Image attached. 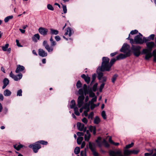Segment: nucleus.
<instances>
[{
    "instance_id": "obj_1",
    "label": "nucleus",
    "mask_w": 156,
    "mask_h": 156,
    "mask_svg": "<svg viewBox=\"0 0 156 156\" xmlns=\"http://www.w3.org/2000/svg\"><path fill=\"white\" fill-rule=\"evenodd\" d=\"M143 35L140 33H139V34L136 36L133 39L131 38V37L130 34L129 35V37L126 38V39L130 40V43L131 44H143L144 43H145L144 37L143 38Z\"/></svg>"
},
{
    "instance_id": "obj_2",
    "label": "nucleus",
    "mask_w": 156,
    "mask_h": 156,
    "mask_svg": "<svg viewBox=\"0 0 156 156\" xmlns=\"http://www.w3.org/2000/svg\"><path fill=\"white\" fill-rule=\"evenodd\" d=\"M109 58L106 57H104L102 58V62L101 67L98 68V70L101 72L109 71Z\"/></svg>"
},
{
    "instance_id": "obj_3",
    "label": "nucleus",
    "mask_w": 156,
    "mask_h": 156,
    "mask_svg": "<svg viewBox=\"0 0 156 156\" xmlns=\"http://www.w3.org/2000/svg\"><path fill=\"white\" fill-rule=\"evenodd\" d=\"M109 154L110 156H128L132 154L131 150L126 149L123 151L124 155L120 151L115 152L113 151H110Z\"/></svg>"
},
{
    "instance_id": "obj_4",
    "label": "nucleus",
    "mask_w": 156,
    "mask_h": 156,
    "mask_svg": "<svg viewBox=\"0 0 156 156\" xmlns=\"http://www.w3.org/2000/svg\"><path fill=\"white\" fill-rule=\"evenodd\" d=\"M141 47L139 46L134 45L132 44L130 48V51L133 53V55L136 57L139 56L141 54L140 50Z\"/></svg>"
},
{
    "instance_id": "obj_5",
    "label": "nucleus",
    "mask_w": 156,
    "mask_h": 156,
    "mask_svg": "<svg viewBox=\"0 0 156 156\" xmlns=\"http://www.w3.org/2000/svg\"><path fill=\"white\" fill-rule=\"evenodd\" d=\"M50 46L49 45H47V49L49 50V52H52L53 50V47H55L56 44V42L54 40L52 36L51 35L50 39Z\"/></svg>"
},
{
    "instance_id": "obj_6",
    "label": "nucleus",
    "mask_w": 156,
    "mask_h": 156,
    "mask_svg": "<svg viewBox=\"0 0 156 156\" xmlns=\"http://www.w3.org/2000/svg\"><path fill=\"white\" fill-rule=\"evenodd\" d=\"M131 55V51L130 50H129L125 54L121 53L117 55L116 57V59L117 60L123 59L127 57H129Z\"/></svg>"
},
{
    "instance_id": "obj_7",
    "label": "nucleus",
    "mask_w": 156,
    "mask_h": 156,
    "mask_svg": "<svg viewBox=\"0 0 156 156\" xmlns=\"http://www.w3.org/2000/svg\"><path fill=\"white\" fill-rule=\"evenodd\" d=\"M89 147L94 156H98V153L95 151V146L94 143L89 142Z\"/></svg>"
},
{
    "instance_id": "obj_8",
    "label": "nucleus",
    "mask_w": 156,
    "mask_h": 156,
    "mask_svg": "<svg viewBox=\"0 0 156 156\" xmlns=\"http://www.w3.org/2000/svg\"><path fill=\"white\" fill-rule=\"evenodd\" d=\"M29 147L32 148L33 149V151L35 153H36L38 152V150L41 148V147L40 144L36 142L33 144L29 145Z\"/></svg>"
},
{
    "instance_id": "obj_9",
    "label": "nucleus",
    "mask_w": 156,
    "mask_h": 156,
    "mask_svg": "<svg viewBox=\"0 0 156 156\" xmlns=\"http://www.w3.org/2000/svg\"><path fill=\"white\" fill-rule=\"evenodd\" d=\"M38 31L40 34L45 36L48 34V30L46 28L40 27L38 29Z\"/></svg>"
},
{
    "instance_id": "obj_10",
    "label": "nucleus",
    "mask_w": 156,
    "mask_h": 156,
    "mask_svg": "<svg viewBox=\"0 0 156 156\" xmlns=\"http://www.w3.org/2000/svg\"><path fill=\"white\" fill-rule=\"evenodd\" d=\"M129 48L130 46L129 44L127 43H124L120 49V51L121 52L126 53V51L127 50L128 51L129 50H130L129 49Z\"/></svg>"
},
{
    "instance_id": "obj_11",
    "label": "nucleus",
    "mask_w": 156,
    "mask_h": 156,
    "mask_svg": "<svg viewBox=\"0 0 156 156\" xmlns=\"http://www.w3.org/2000/svg\"><path fill=\"white\" fill-rule=\"evenodd\" d=\"M146 44L147 49L150 51L151 52L153 48L155 46L154 42L153 41L148 42Z\"/></svg>"
},
{
    "instance_id": "obj_12",
    "label": "nucleus",
    "mask_w": 156,
    "mask_h": 156,
    "mask_svg": "<svg viewBox=\"0 0 156 156\" xmlns=\"http://www.w3.org/2000/svg\"><path fill=\"white\" fill-rule=\"evenodd\" d=\"M81 77L84 80L85 82L88 84L90 81V78L89 77L88 75L86 76L85 74H83L81 76Z\"/></svg>"
},
{
    "instance_id": "obj_13",
    "label": "nucleus",
    "mask_w": 156,
    "mask_h": 156,
    "mask_svg": "<svg viewBox=\"0 0 156 156\" xmlns=\"http://www.w3.org/2000/svg\"><path fill=\"white\" fill-rule=\"evenodd\" d=\"M25 69V67L23 66L18 65L17 66V68L15 72L16 73H18L20 72H22Z\"/></svg>"
},
{
    "instance_id": "obj_14",
    "label": "nucleus",
    "mask_w": 156,
    "mask_h": 156,
    "mask_svg": "<svg viewBox=\"0 0 156 156\" xmlns=\"http://www.w3.org/2000/svg\"><path fill=\"white\" fill-rule=\"evenodd\" d=\"M155 37V35L154 34H151L147 38L144 37V39L145 43L147 42V41H150L151 40H154Z\"/></svg>"
},
{
    "instance_id": "obj_15",
    "label": "nucleus",
    "mask_w": 156,
    "mask_h": 156,
    "mask_svg": "<svg viewBox=\"0 0 156 156\" xmlns=\"http://www.w3.org/2000/svg\"><path fill=\"white\" fill-rule=\"evenodd\" d=\"M39 55L42 57L46 56L47 55V53L46 52L41 49H39L38 50Z\"/></svg>"
},
{
    "instance_id": "obj_16",
    "label": "nucleus",
    "mask_w": 156,
    "mask_h": 156,
    "mask_svg": "<svg viewBox=\"0 0 156 156\" xmlns=\"http://www.w3.org/2000/svg\"><path fill=\"white\" fill-rule=\"evenodd\" d=\"M76 125L78 129L80 131H82L83 130L84 127V125L83 124L78 122L77 123Z\"/></svg>"
},
{
    "instance_id": "obj_17",
    "label": "nucleus",
    "mask_w": 156,
    "mask_h": 156,
    "mask_svg": "<svg viewBox=\"0 0 156 156\" xmlns=\"http://www.w3.org/2000/svg\"><path fill=\"white\" fill-rule=\"evenodd\" d=\"M13 147L17 151H19L21 148L24 147V146L20 144H16L13 145Z\"/></svg>"
},
{
    "instance_id": "obj_18",
    "label": "nucleus",
    "mask_w": 156,
    "mask_h": 156,
    "mask_svg": "<svg viewBox=\"0 0 156 156\" xmlns=\"http://www.w3.org/2000/svg\"><path fill=\"white\" fill-rule=\"evenodd\" d=\"M40 36L38 34H35L32 37V39L33 41L35 42H37V40H39L40 39Z\"/></svg>"
},
{
    "instance_id": "obj_19",
    "label": "nucleus",
    "mask_w": 156,
    "mask_h": 156,
    "mask_svg": "<svg viewBox=\"0 0 156 156\" xmlns=\"http://www.w3.org/2000/svg\"><path fill=\"white\" fill-rule=\"evenodd\" d=\"M23 75L22 73H19L16 75H15L13 79L15 81H18V80H20L22 77Z\"/></svg>"
},
{
    "instance_id": "obj_20",
    "label": "nucleus",
    "mask_w": 156,
    "mask_h": 156,
    "mask_svg": "<svg viewBox=\"0 0 156 156\" xmlns=\"http://www.w3.org/2000/svg\"><path fill=\"white\" fill-rule=\"evenodd\" d=\"M116 60H117L116 58H113L111 60L110 62H109V71L111 70V68L112 66Z\"/></svg>"
},
{
    "instance_id": "obj_21",
    "label": "nucleus",
    "mask_w": 156,
    "mask_h": 156,
    "mask_svg": "<svg viewBox=\"0 0 156 156\" xmlns=\"http://www.w3.org/2000/svg\"><path fill=\"white\" fill-rule=\"evenodd\" d=\"M50 34L51 35H57L58 34L59 32L58 31L56 30L53 29L52 28H51L50 29Z\"/></svg>"
},
{
    "instance_id": "obj_22",
    "label": "nucleus",
    "mask_w": 156,
    "mask_h": 156,
    "mask_svg": "<svg viewBox=\"0 0 156 156\" xmlns=\"http://www.w3.org/2000/svg\"><path fill=\"white\" fill-rule=\"evenodd\" d=\"M11 94V92L8 89H6L4 92V95L5 96H10Z\"/></svg>"
},
{
    "instance_id": "obj_23",
    "label": "nucleus",
    "mask_w": 156,
    "mask_h": 156,
    "mask_svg": "<svg viewBox=\"0 0 156 156\" xmlns=\"http://www.w3.org/2000/svg\"><path fill=\"white\" fill-rule=\"evenodd\" d=\"M101 138L100 136L98 137L97 139L96 140L95 142L98 144V146L99 147H101L102 145L101 143Z\"/></svg>"
},
{
    "instance_id": "obj_24",
    "label": "nucleus",
    "mask_w": 156,
    "mask_h": 156,
    "mask_svg": "<svg viewBox=\"0 0 156 156\" xmlns=\"http://www.w3.org/2000/svg\"><path fill=\"white\" fill-rule=\"evenodd\" d=\"M100 121L101 120L99 117L98 116H96L95 117L94 122L95 124H98L100 122Z\"/></svg>"
},
{
    "instance_id": "obj_25",
    "label": "nucleus",
    "mask_w": 156,
    "mask_h": 156,
    "mask_svg": "<svg viewBox=\"0 0 156 156\" xmlns=\"http://www.w3.org/2000/svg\"><path fill=\"white\" fill-rule=\"evenodd\" d=\"M103 73L102 72L98 73V76L97 78L99 80H100L103 77Z\"/></svg>"
},
{
    "instance_id": "obj_26",
    "label": "nucleus",
    "mask_w": 156,
    "mask_h": 156,
    "mask_svg": "<svg viewBox=\"0 0 156 156\" xmlns=\"http://www.w3.org/2000/svg\"><path fill=\"white\" fill-rule=\"evenodd\" d=\"M152 54L151 52H150L146 55L145 59L147 60H149V59L152 57Z\"/></svg>"
},
{
    "instance_id": "obj_27",
    "label": "nucleus",
    "mask_w": 156,
    "mask_h": 156,
    "mask_svg": "<svg viewBox=\"0 0 156 156\" xmlns=\"http://www.w3.org/2000/svg\"><path fill=\"white\" fill-rule=\"evenodd\" d=\"M102 143L107 148H108L110 147L109 144L108 143L107 141L104 139L102 141Z\"/></svg>"
},
{
    "instance_id": "obj_28",
    "label": "nucleus",
    "mask_w": 156,
    "mask_h": 156,
    "mask_svg": "<svg viewBox=\"0 0 156 156\" xmlns=\"http://www.w3.org/2000/svg\"><path fill=\"white\" fill-rule=\"evenodd\" d=\"M134 143L133 142H132L130 144L126 145L125 147H124V149H128L133 147V146H134Z\"/></svg>"
},
{
    "instance_id": "obj_29",
    "label": "nucleus",
    "mask_w": 156,
    "mask_h": 156,
    "mask_svg": "<svg viewBox=\"0 0 156 156\" xmlns=\"http://www.w3.org/2000/svg\"><path fill=\"white\" fill-rule=\"evenodd\" d=\"M150 52H151V51H150L147 48H145L143 49L141 54H144L146 55Z\"/></svg>"
},
{
    "instance_id": "obj_30",
    "label": "nucleus",
    "mask_w": 156,
    "mask_h": 156,
    "mask_svg": "<svg viewBox=\"0 0 156 156\" xmlns=\"http://www.w3.org/2000/svg\"><path fill=\"white\" fill-rule=\"evenodd\" d=\"M83 140V137L82 136L78 137L77 140V142L78 144H80Z\"/></svg>"
},
{
    "instance_id": "obj_31",
    "label": "nucleus",
    "mask_w": 156,
    "mask_h": 156,
    "mask_svg": "<svg viewBox=\"0 0 156 156\" xmlns=\"http://www.w3.org/2000/svg\"><path fill=\"white\" fill-rule=\"evenodd\" d=\"M107 80V77L106 76H104L100 80H99V83H105Z\"/></svg>"
},
{
    "instance_id": "obj_32",
    "label": "nucleus",
    "mask_w": 156,
    "mask_h": 156,
    "mask_svg": "<svg viewBox=\"0 0 156 156\" xmlns=\"http://www.w3.org/2000/svg\"><path fill=\"white\" fill-rule=\"evenodd\" d=\"M13 18V16L12 15L6 17L4 19V21L5 23L8 22L10 20H11Z\"/></svg>"
},
{
    "instance_id": "obj_33",
    "label": "nucleus",
    "mask_w": 156,
    "mask_h": 156,
    "mask_svg": "<svg viewBox=\"0 0 156 156\" xmlns=\"http://www.w3.org/2000/svg\"><path fill=\"white\" fill-rule=\"evenodd\" d=\"M118 77V75L117 74H115L112 77V82L113 83H114L115 81Z\"/></svg>"
},
{
    "instance_id": "obj_34",
    "label": "nucleus",
    "mask_w": 156,
    "mask_h": 156,
    "mask_svg": "<svg viewBox=\"0 0 156 156\" xmlns=\"http://www.w3.org/2000/svg\"><path fill=\"white\" fill-rule=\"evenodd\" d=\"M67 33H69V36L70 37L72 34V30L71 28L69 27H68L66 29V32Z\"/></svg>"
},
{
    "instance_id": "obj_35",
    "label": "nucleus",
    "mask_w": 156,
    "mask_h": 156,
    "mask_svg": "<svg viewBox=\"0 0 156 156\" xmlns=\"http://www.w3.org/2000/svg\"><path fill=\"white\" fill-rule=\"evenodd\" d=\"M70 103L71 105H70V107L71 108H73L74 107L76 106V103L74 100H72L71 101Z\"/></svg>"
},
{
    "instance_id": "obj_36",
    "label": "nucleus",
    "mask_w": 156,
    "mask_h": 156,
    "mask_svg": "<svg viewBox=\"0 0 156 156\" xmlns=\"http://www.w3.org/2000/svg\"><path fill=\"white\" fill-rule=\"evenodd\" d=\"M80 151V149L79 147H76L74 149V152L76 154H79Z\"/></svg>"
},
{
    "instance_id": "obj_37",
    "label": "nucleus",
    "mask_w": 156,
    "mask_h": 156,
    "mask_svg": "<svg viewBox=\"0 0 156 156\" xmlns=\"http://www.w3.org/2000/svg\"><path fill=\"white\" fill-rule=\"evenodd\" d=\"M39 144H42L44 145H47L48 144V142L46 141H45L43 140H39L37 142Z\"/></svg>"
},
{
    "instance_id": "obj_38",
    "label": "nucleus",
    "mask_w": 156,
    "mask_h": 156,
    "mask_svg": "<svg viewBox=\"0 0 156 156\" xmlns=\"http://www.w3.org/2000/svg\"><path fill=\"white\" fill-rule=\"evenodd\" d=\"M49 45L48 44V42L47 41H44L43 42V45L44 47L49 52V50L48 49H47V45Z\"/></svg>"
},
{
    "instance_id": "obj_39",
    "label": "nucleus",
    "mask_w": 156,
    "mask_h": 156,
    "mask_svg": "<svg viewBox=\"0 0 156 156\" xmlns=\"http://www.w3.org/2000/svg\"><path fill=\"white\" fill-rule=\"evenodd\" d=\"M98 83H95L92 87V90L94 92H95L97 90V86Z\"/></svg>"
},
{
    "instance_id": "obj_40",
    "label": "nucleus",
    "mask_w": 156,
    "mask_h": 156,
    "mask_svg": "<svg viewBox=\"0 0 156 156\" xmlns=\"http://www.w3.org/2000/svg\"><path fill=\"white\" fill-rule=\"evenodd\" d=\"M83 92V90L82 88H80L79 89L78 93L80 95V96H84Z\"/></svg>"
},
{
    "instance_id": "obj_41",
    "label": "nucleus",
    "mask_w": 156,
    "mask_h": 156,
    "mask_svg": "<svg viewBox=\"0 0 156 156\" xmlns=\"http://www.w3.org/2000/svg\"><path fill=\"white\" fill-rule=\"evenodd\" d=\"M9 46V44L7 43L5 44V46H2V50L4 51H6L7 50V49Z\"/></svg>"
},
{
    "instance_id": "obj_42",
    "label": "nucleus",
    "mask_w": 156,
    "mask_h": 156,
    "mask_svg": "<svg viewBox=\"0 0 156 156\" xmlns=\"http://www.w3.org/2000/svg\"><path fill=\"white\" fill-rule=\"evenodd\" d=\"M3 84L7 85L9 83V81L7 78H5L3 79Z\"/></svg>"
},
{
    "instance_id": "obj_43",
    "label": "nucleus",
    "mask_w": 156,
    "mask_h": 156,
    "mask_svg": "<svg viewBox=\"0 0 156 156\" xmlns=\"http://www.w3.org/2000/svg\"><path fill=\"white\" fill-rule=\"evenodd\" d=\"M76 86L77 88H79L82 87V84L80 80H79L77 82L76 84Z\"/></svg>"
},
{
    "instance_id": "obj_44",
    "label": "nucleus",
    "mask_w": 156,
    "mask_h": 156,
    "mask_svg": "<svg viewBox=\"0 0 156 156\" xmlns=\"http://www.w3.org/2000/svg\"><path fill=\"white\" fill-rule=\"evenodd\" d=\"M62 5V8L63 9V12L65 14L67 13V9L66 8V6L65 5H63L62 4H61Z\"/></svg>"
},
{
    "instance_id": "obj_45",
    "label": "nucleus",
    "mask_w": 156,
    "mask_h": 156,
    "mask_svg": "<svg viewBox=\"0 0 156 156\" xmlns=\"http://www.w3.org/2000/svg\"><path fill=\"white\" fill-rule=\"evenodd\" d=\"M91 136L90 135H87V134H85L84 135V140L86 141H88L90 138Z\"/></svg>"
},
{
    "instance_id": "obj_46",
    "label": "nucleus",
    "mask_w": 156,
    "mask_h": 156,
    "mask_svg": "<svg viewBox=\"0 0 156 156\" xmlns=\"http://www.w3.org/2000/svg\"><path fill=\"white\" fill-rule=\"evenodd\" d=\"M90 104L89 102L88 103H86L83 106V108L84 109H86L90 107Z\"/></svg>"
},
{
    "instance_id": "obj_47",
    "label": "nucleus",
    "mask_w": 156,
    "mask_h": 156,
    "mask_svg": "<svg viewBox=\"0 0 156 156\" xmlns=\"http://www.w3.org/2000/svg\"><path fill=\"white\" fill-rule=\"evenodd\" d=\"M97 96H95V97H93V98L92 99L91 101H89V102L90 104L91 103H94V102H96L97 101Z\"/></svg>"
},
{
    "instance_id": "obj_48",
    "label": "nucleus",
    "mask_w": 156,
    "mask_h": 156,
    "mask_svg": "<svg viewBox=\"0 0 156 156\" xmlns=\"http://www.w3.org/2000/svg\"><path fill=\"white\" fill-rule=\"evenodd\" d=\"M84 98V96H79L78 98L77 101L84 102L83 101Z\"/></svg>"
},
{
    "instance_id": "obj_49",
    "label": "nucleus",
    "mask_w": 156,
    "mask_h": 156,
    "mask_svg": "<svg viewBox=\"0 0 156 156\" xmlns=\"http://www.w3.org/2000/svg\"><path fill=\"white\" fill-rule=\"evenodd\" d=\"M131 151L132 154H137L139 152L140 150H131Z\"/></svg>"
},
{
    "instance_id": "obj_50",
    "label": "nucleus",
    "mask_w": 156,
    "mask_h": 156,
    "mask_svg": "<svg viewBox=\"0 0 156 156\" xmlns=\"http://www.w3.org/2000/svg\"><path fill=\"white\" fill-rule=\"evenodd\" d=\"M101 116L104 119H106L107 118L106 115L105 111H103L101 113Z\"/></svg>"
},
{
    "instance_id": "obj_51",
    "label": "nucleus",
    "mask_w": 156,
    "mask_h": 156,
    "mask_svg": "<svg viewBox=\"0 0 156 156\" xmlns=\"http://www.w3.org/2000/svg\"><path fill=\"white\" fill-rule=\"evenodd\" d=\"M47 7L48 9L51 10L53 11L54 10V8L50 4H48L47 5Z\"/></svg>"
},
{
    "instance_id": "obj_52",
    "label": "nucleus",
    "mask_w": 156,
    "mask_h": 156,
    "mask_svg": "<svg viewBox=\"0 0 156 156\" xmlns=\"http://www.w3.org/2000/svg\"><path fill=\"white\" fill-rule=\"evenodd\" d=\"M80 155L81 156H86V149H85L84 151H82L80 152Z\"/></svg>"
},
{
    "instance_id": "obj_53",
    "label": "nucleus",
    "mask_w": 156,
    "mask_h": 156,
    "mask_svg": "<svg viewBox=\"0 0 156 156\" xmlns=\"http://www.w3.org/2000/svg\"><path fill=\"white\" fill-rule=\"evenodd\" d=\"M94 113L93 112H91L88 116V118L89 119L90 118L91 119H92L93 118Z\"/></svg>"
},
{
    "instance_id": "obj_54",
    "label": "nucleus",
    "mask_w": 156,
    "mask_h": 156,
    "mask_svg": "<svg viewBox=\"0 0 156 156\" xmlns=\"http://www.w3.org/2000/svg\"><path fill=\"white\" fill-rule=\"evenodd\" d=\"M84 102L77 101V106L79 108H80L82 106Z\"/></svg>"
},
{
    "instance_id": "obj_55",
    "label": "nucleus",
    "mask_w": 156,
    "mask_h": 156,
    "mask_svg": "<svg viewBox=\"0 0 156 156\" xmlns=\"http://www.w3.org/2000/svg\"><path fill=\"white\" fill-rule=\"evenodd\" d=\"M138 32V31L136 30H135L131 31L129 34H131L132 35H134L136 34Z\"/></svg>"
},
{
    "instance_id": "obj_56",
    "label": "nucleus",
    "mask_w": 156,
    "mask_h": 156,
    "mask_svg": "<svg viewBox=\"0 0 156 156\" xmlns=\"http://www.w3.org/2000/svg\"><path fill=\"white\" fill-rule=\"evenodd\" d=\"M90 108L91 110H93L96 107V104L94 103H91L90 104Z\"/></svg>"
},
{
    "instance_id": "obj_57",
    "label": "nucleus",
    "mask_w": 156,
    "mask_h": 156,
    "mask_svg": "<svg viewBox=\"0 0 156 156\" xmlns=\"http://www.w3.org/2000/svg\"><path fill=\"white\" fill-rule=\"evenodd\" d=\"M22 91L21 89L19 90L17 92V96H22Z\"/></svg>"
},
{
    "instance_id": "obj_58",
    "label": "nucleus",
    "mask_w": 156,
    "mask_h": 156,
    "mask_svg": "<svg viewBox=\"0 0 156 156\" xmlns=\"http://www.w3.org/2000/svg\"><path fill=\"white\" fill-rule=\"evenodd\" d=\"M55 38L57 41H60L61 39L60 37L59 36L56 35L55 36Z\"/></svg>"
},
{
    "instance_id": "obj_59",
    "label": "nucleus",
    "mask_w": 156,
    "mask_h": 156,
    "mask_svg": "<svg viewBox=\"0 0 156 156\" xmlns=\"http://www.w3.org/2000/svg\"><path fill=\"white\" fill-rule=\"evenodd\" d=\"M89 97L91 98H93L95 96H96L95 95V94L93 92L89 93Z\"/></svg>"
},
{
    "instance_id": "obj_60",
    "label": "nucleus",
    "mask_w": 156,
    "mask_h": 156,
    "mask_svg": "<svg viewBox=\"0 0 156 156\" xmlns=\"http://www.w3.org/2000/svg\"><path fill=\"white\" fill-rule=\"evenodd\" d=\"M76 134L79 137L81 136H83L84 135V133L83 132H78Z\"/></svg>"
},
{
    "instance_id": "obj_61",
    "label": "nucleus",
    "mask_w": 156,
    "mask_h": 156,
    "mask_svg": "<svg viewBox=\"0 0 156 156\" xmlns=\"http://www.w3.org/2000/svg\"><path fill=\"white\" fill-rule=\"evenodd\" d=\"M82 121L85 124H87L88 122V120L86 118L84 117L82 120Z\"/></svg>"
},
{
    "instance_id": "obj_62",
    "label": "nucleus",
    "mask_w": 156,
    "mask_h": 156,
    "mask_svg": "<svg viewBox=\"0 0 156 156\" xmlns=\"http://www.w3.org/2000/svg\"><path fill=\"white\" fill-rule=\"evenodd\" d=\"M16 42L17 45L19 47H22V46L20 44L19 41L18 40H16Z\"/></svg>"
},
{
    "instance_id": "obj_63",
    "label": "nucleus",
    "mask_w": 156,
    "mask_h": 156,
    "mask_svg": "<svg viewBox=\"0 0 156 156\" xmlns=\"http://www.w3.org/2000/svg\"><path fill=\"white\" fill-rule=\"evenodd\" d=\"M96 74H95V73L93 74L92 75V80H94L95 81V80L96 79Z\"/></svg>"
},
{
    "instance_id": "obj_64",
    "label": "nucleus",
    "mask_w": 156,
    "mask_h": 156,
    "mask_svg": "<svg viewBox=\"0 0 156 156\" xmlns=\"http://www.w3.org/2000/svg\"><path fill=\"white\" fill-rule=\"evenodd\" d=\"M153 154L152 153H146L144 154L145 156H153L152 155Z\"/></svg>"
}]
</instances>
